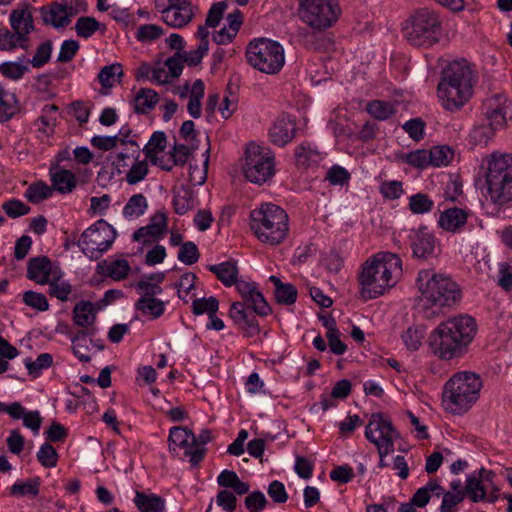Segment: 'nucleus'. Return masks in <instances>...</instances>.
<instances>
[{
    "mask_svg": "<svg viewBox=\"0 0 512 512\" xmlns=\"http://www.w3.org/2000/svg\"><path fill=\"white\" fill-rule=\"evenodd\" d=\"M497 284L506 292L512 290V265L507 262L499 264Z\"/></svg>",
    "mask_w": 512,
    "mask_h": 512,
    "instance_id": "obj_64",
    "label": "nucleus"
},
{
    "mask_svg": "<svg viewBox=\"0 0 512 512\" xmlns=\"http://www.w3.org/2000/svg\"><path fill=\"white\" fill-rule=\"evenodd\" d=\"M49 284V294L52 297H56L60 301H67L70 293L72 292V286L69 282L61 279L60 276H52V279L47 283Z\"/></svg>",
    "mask_w": 512,
    "mask_h": 512,
    "instance_id": "obj_44",
    "label": "nucleus"
},
{
    "mask_svg": "<svg viewBox=\"0 0 512 512\" xmlns=\"http://www.w3.org/2000/svg\"><path fill=\"white\" fill-rule=\"evenodd\" d=\"M416 283L420 292L417 305L426 319H434L461 299L459 285L447 274L421 270Z\"/></svg>",
    "mask_w": 512,
    "mask_h": 512,
    "instance_id": "obj_1",
    "label": "nucleus"
},
{
    "mask_svg": "<svg viewBox=\"0 0 512 512\" xmlns=\"http://www.w3.org/2000/svg\"><path fill=\"white\" fill-rule=\"evenodd\" d=\"M116 231L105 220H98L81 235L78 246L91 260L99 259L113 244Z\"/></svg>",
    "mask_w": 512,
    "mask_h": 512,
    "instance_id": "obj_13",
    "label": "nucleus"
},
{
    "mask_svg": "<svg viewBox=\"0 0 512 512\" xmlns=\"http://www.w3.org/2000/svg\"><path fill=\"white\" fill-rule=\"evenodd\" d=\"M166 147V135L164 132H154L143 149L147 158H152L157 156L156 153L158 151H163Z\"/></svg>",
    "mask_w": 512,
    "mask_h": 512,
    "instance_id": "obj_50",
    "label": "nucleus"
},
{
    "mask_svg": "<svg viewBox=\"0 0 512 512\" xmlns=\"http://www.w3.org/2000/svg\"><path fill=\"white\" fill-rule=\"evenodd\" d=\"M367 112L375 119L384 121L395 113L392 103L381 100H372L366 106Z\"/></svg>",
    "mask_w": 512,
    "mask_h": 512,
    "instance_id": "obj_41",
    "label": "nucleus"
},
{
    "mask_svg": "<svg viewBox=\"0 0 512 512\" xmlns=\"http://www.w3.org/2000/svg\"><path fill=\"white\" fill-rule=\"evenodd\" d=\"M40 481L38 478L30 479L26 482L15 483L11 487L13 495L36 496L39 493Z\"/></svg>",
    "mask_w": 512,
    "mask_h": 512,
    "instance_id": "obj_58",
    "label": "nucleus"
},
{
    "mask_svg": "<svg viewBox=\"0 0 512 512\" xmlns=\"http://www.w3.org/2000/svg\"><path fill=\"white\" fill-rule=\"evenodd\" d=\"M483 107L489 125L495 130L505 126L509 105L502 95H494L487 99Z\"/></svg>",
    "mask_w": 512,
    "mask_h": 512,
    "instance_id": "obj_17",
    "label": "nucleus"
},
{
    "mask_svg": "<svg viewBox=\"0 0 512 512\" xmlns=\"http://www.w3.org/2000/svg\"><path fill=\"white\" fill-rule=\"evenodd\" d=\"M488 194L498 205L512 201V155L494 152L484 159Z\"/></svg>",
    "mask_w": 512,
    "mask_h": 512,
    "instance_id": "obj_8",
    "label": "nucleus"
},
{
    "mask_svg": "<svg viewBox=\"0 0 512 512\" xmlns=\"http://www.w3.org/2000/svg\"><path fill=\"white\" fill-rule=\"evenodd\" d=\"M251 230L263 243L280 244L288 233V215L279 206L266 203L251 212Z\"/></svg>",
    "mask_w": 512,
    "mask_h": 512,
    "instance_id": "obj_7",
    "label": "nucleus"
},
{
    "mask_svg": "<svg viewBox=\"0 0 512 512\" xmlns=\"http://www.w3.org/2000/svg\"><path fill=\"white\" fill-rule=\"evenodd\" d=\"M159 101L156 91L150 88H141L133 100L134 111L137 114H146L151 111Z\"/></svg>",
    "mask_w": 512,
    "mask_h": 512,
    "instance_id": "obj_28",
    "label": "nucleus"
},
{
    "mask_svg": "<svg viewBox=\"0 0 512 512\" xmlns=\"http://www.w3.org/2000/svg\"><path fill=\"white\" fill-rule=\"evenodd\" d=\"M135 309L143 315L159 318L165 311V303L158 298H139L135 303Z\"/></svg>",
    "mask_w": 512,
    "mask_h": 512,
    "instance_id": "obj_36",
    "label": "nucleus"
},
{
    "mask_svg": "<svg viewBox=\"0 0 512 512\" xmlns=\"http://www.w3.org/2000/svg\"><path fill=\"white\" fill-rule=\"evenodd\" d=\"M148 171V164L145 160H136L126 174V182L135 185L147 176Z\"/></svg>",
    "mask_w": 512,
    "mask_h": 512,
    "instance_id": "obj_52",
    "label": "nucleus"
},
{
    "mask_svg": "<svg viewBox=\"0 0 512 512\" xmlns=\"http://www.w3.org/2000/svg\"><path fill=\"white\" fill-rule=\"evenodd\" d=\"M23 301L27 306L38 311H46L49 308L46 296L42 293H37L31 290L26 291L23 294Z\"/></svg>",
    "mask_w": 512,
    "mask_h": 512,
    "instance_id": "obj_60",
    "label": "nucleus"
},
{
    "mask_svg": "<svg viewBox=\"0 0 512 512\" xmlns=\"http://www.w3.org/2000/svg\"><path fill=\"white\" fill-rule=\"evenodd\" d=\"M219 307L218 300L211 296L209 298L195 299L192 303V311L195 315L208 314L212 315L217 312Z\"/></svg>",
    "mask_w": 512,
    "mask_h": 512,
    "instance_id": "obj_49",
    "label": "nucleus"
},
{
    "mask_svg": "<svg viewBox=\"0 0 512 512\" xmlns=\"http://www.w3.org/2000/svg\"><path fill=\"white\" fill-rule=\"evenodd\" d=\"M194 17L193 10H179L177 8L166 7L162 10L163 21L173 27L182 28L192 21Z\"/></svg>",
    "mask_w": 512,
    "mask_h": 512,
    "instance_id": "obj_32",
    "label": "nucleus"
},
{
    "mask_svg": "<svg viewBox=\"0 0 512 512\" xmlns=\"http://www.w3.org/2000/svg\"><path fill=\"white\" fill-rule=\"evenodd\" d=\"M319 153L309 143H302L296 147L295 159L298 166L308 167L319 161Z\"/></svg>",
    "mask_w": 512,
    "mask_h": 512,
    "instance_id": "obj_42",
    "label": "nucleus"
},
{
    "mask_svg": "<svg viewBox=\"0 0 512 512\" xmlns=\"http://www.w3.org/2000/svg\"><path fill=\"white\" fill-rule=\"evenodd\" d=\"M211 439V433L209 430L204 429L198 436H195V441H191L189 449L186 450L185 456L189 457V461L193 466H197L204 458L206 445Z\"/></svg>",
    "mask_w": 512,
    "mask_h": 512,
    "instance_id": "obj_29",
    "label": "nucleus"
},
{
    "mask_svg": "<svg viewBox=\"0 0 512 512\" xmlns=\"http://www.w3.org/2000/svg\"><path fill=\"white\" fill-rule=\"evenodd\" d=\"M164 279L165 274L162 272L143 276L135 285L138 293L141 295L140 298H155L161 294L163 289L160 284Z\"/></svg>",
    "mask_w": 512,
    "mask_h": 512,
    "instance_id": "obj_24",
    "label": "nucleus"
},
{
    "mask_svg": "<svg viewBox=\"0 0 512 512\" xmlns=\"http://www.w3.org/2000/svg\"><path fill=\"white\" fill-rule=\"evenodd\" d=\"M410 239V246L415 258L426 260L435 256L436 239L426 227L413 231Z\"/></svg>",
    "mask_w": 512,
    "mask_h": 512,
    "instance_id": "obj_16",
    "label": "nucleus"
},
{
    "mask_svg": "<svg viewBox=\"0 0 512 512\" xmlns=\"http://www.w3.org/2000/svg\"><path fill=\"white\" fill-rule=\"evenodd\" d=\"M341 14L338 0H299V15L308 26L322 31L337 22Z\"/></svg>",
    "mask_w": 512,
    "mask_h": 512,
    "instance_id": "obj_11",
    "label": "nucleus"
},
{
    "mask_svg": "<svg viewBox=\"0 0 512 512\" xmlns=\"http://www.w3.org/2000/svg\"><path fill=\"white\" fill-rule=\"evenodd\" d=\"M41 13L43 21L56 28L64 27L69 22L70 14L67 11V7L58 3H54L49 9L42 7Z\"/></svg>",
    "mask_w": 512,
    "mask_h": 512,
    "instance_id": "obj_30",
    "label": "nucleus"
},
{
    "mask_svg": "<svg viewBox=\"0 0 512 512\" xmlns=\"http://www.w3.org/2000/svg\"><path fill=\"white\" fill-rule=\"evenodd\" d=\"M441 22L438 15L422 8L416 11L403 27L404 37L414 46H430L437 41Z\"/></svg>",
    "mask_w": 512,
    "mask_h": 512,
    "instance_id": "obj_10",
    "label": "nucleus"
},
{
    "mask_svg": "<svg viewBox=\"0 0 512 512\" xmlns=\"http://www.w3.org/2000/svg\"><path fill=\"white\" fill-rule=\"evenodd\" d=\"M52 194L53 189L51 186L47 185L43 181H38L36 183L31 184L26 189L24 196L29 202L33 204H38L43 200L50 198Z\"/></svg>",
    "mask_w": 512,
    "mask_h": 512,
    "instance_id": "obj_40",
    "label": "nucleus"
},
{
    "mask_svg": "<svg viewBox=\"0 0 512 512\" xmlns=\"http://www.w3.org/2000/svg\"><path fill=\"white\" fill-rule=\"evenodd\" d=\"M495 129L489 124H482L473 128L470 133L471 140L475 144L487 145L494 136Z\"/></svg>",
    "mask_w": 512,
    "mask_h": 512,
    "instance_id": "obj_57",
    "label": "nucleus"
},
{
    "mask_svg": "<svg viewBox=\"0 0 512 512\" xmlns=\"http://www.w3.org/2000/svg\"><path fill=\"white\" fill-rule=\"evenodd\" d=\"M474 74L467 60L453 61L443 70L438 97L449 111L459 110L472 96Z\"/></svg>",
    "mask_w": 512,
    "mask_h": 512,
    "instance_id": "obj_4",
    "label": "nucleus"
},
{
    "mask_svg": "<svg viewBox=\"0 0 512 512\" xmlns=\"http://www.w3.org/2000/svg\"><path fill=\"white\" fill-rule=\"evenodd\" d=\"M433 201L422 193H417L410 197L409 207L415 214H423L431 211L433 208Z\"/></svg>",
    "mask_w": 512,
    "mask_h": 512,
    "instance_id": "obj_54",
    "label": "nucleus"
},
{
    "mask_svg": "<svg viewBox=\"0 0 512 512\" xmlns=\"http://www.w3.org/2000/svg\"><path fill=\"white\" fill-rule=\"evenodd\" d=\"M17 47L28 49V39H22L17 33L6 28L0 29V50L11 51Z\"/></svg>",
    "mask_w": 512,
    "mask_h": 512,
    "instance_id": "obj_39",
    "label": "nucleus"
},
{
    "mask_svg": "<svg viewBox=\"0 0 512 512\" xmlns=\"http://www.w3.org/2000/svg\"><path fill=\"white\" fill-rule=\"evenodd\" d=\"M482 388L481 377L470 371L457 372L445 383L443 406L455 415L466 413L478 400Z\"/></svg>",
    "mask_w": 512,
    "mask_h": 512,
    "instance_id": "obj_6",
    "label": "nucleus"
},
{
    "mask_svg": "<svg viewBox=\"0 0 512 512\" xmlns=\"http://www.w3.org/2000/svg\"><path fill=\"white\" fill-rule=\"evenodd\" d=\"M10 25L22 39H28V34L34 29L33 16L27 8L15 9L10 14Z\"/></svg>",
    "mask_w": 512,
    "mask_h": 512,
    "instance_id": "obj_23",
    "label": "nucleus"
},
{
    "mask_svg": "<svg viewBox=\"0 0 512 512\" xmlns=\"http://www.w3.org/2000/svg\"><path fill=\"white\" fill-rule=\"evenodd\" d=\"M432 166H445L452 157L453 151L448 146H435L429 150Z\"/></svg>",
    "mask_w": 512,
    "mask_h": 512,
    "instance_id": "obj_53",
    "label": "nucleus"
},
{
    "mask_svg": "<svg viewBox=\"0 0 512 512\" xmlns=\"http://www.w3.org/2000/svg\"><path fill=\"white\" fill-rule=\"evenodd\" d=\"M495 473L481 468L478 472H474L466 480V492L468 498L473 503L483 502L486 500V494L492 486Z\"/></svg>",
    "mask_w": 512,
    "mask_h": 512,
    "instance_id": "obj_15",
    "label": "nucleus"
},
{
    "mask_svg": "<svg viewBox=\"0 0 512 512\" xmlns=\"http://www.w3.org/2000/svg\"><path fill=\"white\" fill-rule=\"evenodd\" d=\"M244 175L252 183L261 185L274 173V156L268 149L250 144L246 149Z\"/></svg>",
    "mask_w": 512,
    "mask_h": 512,
    "instance_id": "obj_14",
    "label": "nucleus"
},
{
    "mask_svg": "<svg viewBox=\"0 0 512 512\" xmlns=\"http://www.w3.org/2000/svg\"><path fill=\"white\" fill-rule=\"evenodd\" d=\"M51 187L60 194L71 193L77 185V179L73 172L67 169L50 168Z\"/></svg>",
    "mask_w": 512,
    "mask_h": 512,
    "instance_id": "obj_21",
    "label": "nucleus"
},
{
    "mask_svg": "<svg viewBox=\"0 0 512 512\" xmlns=\"http://www.w3.org/2000/svg\"><path fill=\"white\" fill-rule=\"evenodd\" d=\"M208 270L215 274L219 281L227 287L236 283L238 277V267L235 262L226 261L220 264L208 266Z\"/></svg>",
    "mask_w": 512,
    "mask_h": 512,
    "instance_id": "obj_31",
    "label": "nucleus"
},
{
    "mask_svg": "<svg viewBox=\"0 0 512 512\" xmlns=\"http://www.w3.org/2000/svg\"><path fill=\"white\" fill-rule=\"evenodd\" d=\"M296 123L289 116L278 117L269 130V137L274 145L283 147L295 136Z\"/></svg>",
    "mask_w": 512,
    "mask_h": 512,
    "instance_id": "obj_18",
    "label": "nucleus"
},
{
    "mask_svg": "<svg viewBox=\"0 0 512 512\" xmlns=\"http://www.w3.org/2000/svg\"><path fill=\"white\" fill-rule=\"evenodd\" d=\"M443 491V487L436 481L430 480L424 487L419 488L411 498L412 504L417 507H425L431 498V493H435L437 496Z\"/></svg>",
    "mask_w": 512,
    "mask_h": 512,
    "instance_id": "obj_35",
    "label": "nucleus"
},
{
    "mask_svg": "<svg viewBox=\"0 0 512 512\" xmlns=\"http://www.w3.org/2000/svg\"><path fill=\"white\" fill-rule=\"evenodd\" d=\"M52 44L50 41L42 43L36 50L35 55L31 60H28L35 68L44 66L51 57Z\"/></svg>",
    "mask_w": 512,
    "mask_h": 512,
    "instance_id": "obj_62",
    "label": "nucleus"
},
{
    "mask_svg": "<svg viewBox=\"0 0 512 512\" xmlns=\"http://www.w3.org/2000/svg\"><path fill=\"white\" fill-rule=\"evenodd\" d=\"M133 502L140 512L165 511V500L156 494L136 491Z\"/></svg>",
    "mask_w": 512,
    "mask_h": 512,
    "instance_id": "obj_25",
    "label": "nucleus"
},
{
    "mask_svg": "<svg viewBox=\"0 0 512 512\" xmlns=\"http://www.w3.org/2000/svg\"><path fill=\"white\" fill-rule=\"evenodd\" d=\"M2 208L11 218H17L30 212V207L28 205L16 199L4 202Z\"/></svg>",
    "mask_w": 512,
    "mask_h": 512,
    "instance_id": "obj_63",
    "label": "nucleus"
},
{
    "mask_svg": "<svg viewBox=\"0 0 512 512\" xmlns=\"http://www.w3.org/2000/svg\"><path fill=\"white\" fill-rule=\"evenodd\" d=\"M167 226V217L164 213H157L155 214L152 219L151 223L147 226L140 227L137 229L133 234V240L134 241H142L143 243H147L150 240L148 237L155 239L161 236Z\"/></svg>",
    "mask_w": 512,
    "mask_h": 512,
    "instance_id": "obj_20",
    "label": "nucleus"
},
{
    "mask_svg": "<svg viewBox=\"0 0 512 512\" xmlns=\"http://www.w3.org/2000/svg\"><path fill=\"white\" fill-rule=\"evenodd\" d=\"M100 27L101 24L94 17L89 16L80 17L75 23L76 34L85 39L91 37Z\"/></svg>",
    "mask_w": 512,
    "mask_h": 512,
    "instance_id": "obj_47",
    "label": "nucleus"
},
{
    "mask_svg": "<svg viewBox=\"0 0 512 512\" xmlns=\"http://www.w3.org/2000/svg\"><path fill=\"white\" fill-rule=\"evenodd\" d=\"M191 441H195V435L193 432L184 427L176 426L170 429L169 433V449L175 450V447H181L188 450L191 445Z\"/></svg>",
    "mask_w": 512,
    "mask_h": 512,
    "instance_id": "obj_33",
    "label": "nucleus"
},
{
    "mask_svg": "<svg viewBox=\"0 0 512 512\" xmlns=\"http://www.w3.org/2000/svg\"><path fill=\"white\" fill-rule=\"evenodd\" d=\"M269 280L274 284V295L278 304L292 305L297 299V289L293 284L283 283L277 276H270Z\"/></svg>",
    "mask_w": 512,
    "mask_h": 512,
    "instance_id": "obj_26",
    "label": "nucleus"
},
{
    "mask_svg": "<svg viewBox=\"0 0 512 512\" xmlns=\"http://www.w3.org/2000/svg\"><path fill=\"white\" fill-rule=\"evenodd\" d=\"M73 320L76 325L88 328L96 321V309L90 301H80L73 309Z\"/></svg>",
    "mask_w": 512,
    "mask_h": 512,
    "instance_id": "obj_27",
    "label": "nucleus"
},
{
    "mask_svg": "<svg viewBox=\"0 0 512 512\" xmlns=\"http://www.w3.org/2000/svg\"><path fill=\"white\" fill-rule=\"evenodd\" d=\"M467 213L460 208H449L440 214L439 226L447 232H457L467 222Z\"/></svg>",
    "mask_w": 512,
    "mask_h": 512,
    "instance_id": "obj_22",
    "label": "nucleus"
},
{
    "mask_svg": "<svg viewBox=\"0 0 512 512\" xmlns=\"http://www.w3.org/2000/svg\"><path fill=\"white\" fill-rule=\"evenodd\" d=\"M148 207L147 200L143 194H135L130 197L123 208L125 217H139L143 215Z\"/></svg>",
    "mask_w": 512,
    "mask_h": 512,
    "instance_id": "obj_45",
    "label": "nucleus"
},
{
    "mask_svg": "<svg viewBox=\"0 0 512 512\" xmlns=\"http://www.w3.org/2000/svg\"><path fill=\"white\" fill-rule=\"evenodd\" d=\"M442 495V503L440 505V512H458L457 506L465 499L461 493H446L444 490Z\"/></svg>",
    "mask_w": 512,
    "mask_h": 512,
    "instance_id": "obj_61",
    "label": "nucleus"
},
{
    "mask_svg": "<svg viewBox=\"0 0 512 512\" xmlns=\"http://www.w3.org/2000/svg\"><path fill=\"white\" fill-rule=\"evenodd\" d=\"M177 257L182 263L192 265L198 261L200 254L196 244L188 241L181 245Z\"/></svg>",
    "mask_w": 512,
    "mask_h": 512,
    "instance_id": "obj_55",
    "label": "nucleus"
},
{
    "mask_svg": "<svg viewBox=\"0 0 512 512\" xmlns=\"http://www.w3.org/2000/svg\"><path fill=\"white\" fill-rule=\"evenodd\" d=\"M98 268H101L106 276L116 281L124 279L130 271L129 263L126 260H115L105 267L98 264Z\"/></svg>",
    "mask_w": 512,
    "mask_h": 512,
    "instance_id": "obj_46",
    "label": "nucleus"
},
{
    "mask_svg": "<svg viewBox=\"0 0 512 512\" xmlns=\"http://www.w3.org/2000/svg\"><path fill=\"white\" fill-rule=\"evenodd\" d=\"M477 332L474 318L468 315L452 317L438 325L429 336L432 353L441 360L463 357Z\"/></svg>",
    "mask_w": 512,
    "mask_h": 512,
    "instance_id": "obj_2",
    "label": "nucleus"
},
{
    "mask_svg": "<svg viewBox=\"0 0 512 512\" xmlns=\"http://www.w3.org/2000/svg\"><path fill=\"white\" fill-rule=\"evenodd\" d=\"M125 145L127 146L126 150L117 153L116 160L114 161V164L118 168L128 166L125 162L126 159L132 158L136 161L139 158V147L135 141L129 140L125 142Z\"/></svg>",
    "mask_w": 512,
    "mask_h": 512,
    "instance_id": "obj_59",
    "label": "nucleus"
},
{
    "mask_svg": "<svg viewBox=\"0 0 512 512\" xmlns=\"http://www.w3.org/2000/svg\"><path fill=\"white\" fill-rule=\"evenodd\" d=\"M36 456H37V460L45 468H52L57 465L58 453L55 450V448L49 443H44L40 447Z\"/></svg>",
    "mask_w": 512,
    "mask_h": 512,
    "instance_id": "obj_51",
    "label": "nucleus"
},
{
    "mask_svg": "<svg viewBox=\"0 0 512 512\" xmlns=\"http://www.w3.org/2000/svg\"><path fill=\"white\" fill-rule=\"evenodd\" d=\"M28 70V65L21 62L8 61L0 64V73L14 81L21 79Z\"/></svg>",
    "mask_w": 512,
    "mask_h": 512,
    "instance_id": "obj_48",
    "label": "nucleus"
},
{
    "mask_svg": "<svg viewBox=\"0 0 512 512\" xmlns=\"http://www.w3.org/2000/svg\"><path fill=\"white\" fill-rule=\"evenodd\" d=\"M59 275L52 262L45 256L31 258L28 262L27 277L38 284H47L52 276Z\"/></svg>",
    "mask_w": 512,
    "mask_h": 512,
    "instance_id": "obj_19",
    "label": "nucleus"
},
{
    "mask_svg": "<svg viewBox=\"0 0 512 512\" xmlns=\"http://www.w3.org/2000/svg\"><path fill=\"white\" fill-rule=\"evenodd\" d=\"M16 97L0 83V122H6L17 112Z\"/></svg>",
    "mask_w": 512,
    "mask_h": 512,
    "instance_id": "obj_38",
    "label": "nucleus"
},
{
    "mask_svg": "<svg viewBox=\"0 0 512 512\" xmlns=\"http://www.w3.org/2000/svg\"><path fill=\"white\" fill-rule=\"evenodd\" d=\"M96 332L95 328H89L87 330H79L75 335L71 336L72 350L74 355L84 363L91 360L90 356L83 353L88 350L87 337L93 336Z\"/></svg>",
    "mask_w": 512,
    "mask_h": 512,
    "instance_id": "obj_34",
    "label": "nucleus"
},
{
    "mask_svg": "<svg viewBox=\"0 0 512 512\" xmlns=\"http://www.w3.org/2000/svg\"><path fill=\"white\" fill-rule=\"evenodd\" d=\"M122 76V65L120 63H113L101 69L98 74V79L102 87L111 88L115 84L116 77L120 79Z\"/></svg>",
    "mask_w": 512,
    "mask_h": 512,
    "instance_id": "obj_43",
    "label": "nucleus"
},
{
    "mask_svg": "<svg viewBox=\"0 0 512 512\" xmlns=\"http://www.w3.org/2000/svg\"><path fill=\"white\" fill-rule=\"evenodd\" d=\"M234 285L243 302H234L230 307L229 316L246 337H254L260 332L255 314L267 316L272 309L263 294L257 290L255 283L236 280Z\"/></svg>",
    "mask_w": 512,
    "mask_h": 512,
    "instance_id": "obj_5",
    "label": "nucleus"
},
{
    "mask_svg": "<svg viewBox=\"0 0 512 512\" xmlns=\"http://www.w3.org/2000/svg\"><path fill=\"white\" fill-rule=\"evenodd\" d=\"M422 338L423 330L418 326H411L402 334V340L405 346L412 351L419 349Z\"/></svg>",
    "mask_w": 512,
    "mask_h": 512,
    "instance_id": "obj_56",
    "label": "nucleus"
},
{
    "mask_svg": "<svg viewBox=\"0 0 512 512\" xmlns=\"http://www.w3.org/2000/svg\"><path fill=\"white\" fill-rule=\"evenodd\" d=\"M402 274V261L391 252H379L362 266L358 276L361 297L375 299L393 287Z\"/></svg>",
    "mask_w": 512,
    "mask_h": 512,
    "instance_id": "obj_3",
    "label": "nucleus"
},
{
    "mask_svg": "<svg viewBox=\"0 0 512 512\" xmlns=\"http://www.w3.org/2000/svg\"><path fill=\"white\" fill-rule=\"evenodd\" d=\"M173 206L177 214H186L194 206L193 191L185 186H181L175 191Z\"/></svg>",
    "mask_w": 512,
    "mask_h": 512,
    "instance_id": "obj_37",
    "label": "nucleus"
},
{
    "mask_svg": "<svg viewBox=\"0 0 512 512\" xmlns=\"http://www.w3.org/2000/svg\"><path fill=\"white\" fill-rule=\"evenodd\" d=\"M365 436L378 449V467H388L389 463L385 458L390 452L394 451V440L399 437L392 423L385 419L381 413H374L366 426Z\"/></svg>",
    "mask_w": 512,
    "mask_h": 512,
    "instance_id": "obj_12",
    "label": "nucleus"
},
{
    "mask_svg": "<svg viewBox=\"0 0 512 512\" xmlns=\"http://www.w3.org/2000/svg\"><path fill=\"white\" fill-rule=\"evenodd\" d=\"M246 58L252 67L266 74L278 73L285 63L283 47L266 38L251 41L246 49Z\"/></svg>",
    "mask_w": 512,
    "mask_h": 512,
    "instance_id": "obj_9",
    "label": "nucleus"
}]
</instances>
